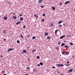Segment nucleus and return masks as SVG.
<instances>
[{
    "mask_svg": "<svg viewBox=\"0 0 75 75\" xmlns=\"http://www.w3.org/2000/svg\"><path fill=\"white\" fill-rule=\"evenodd\" d=\"M64 42H66L67 41H64Z\"/></svg>",
    "mask_w": 75,
    "mask_h": 75,
    "instance_id": "nucleus-55",
    "label": "nucleus"
},
{
    "mask_svg": "<svg viewBox=\"0 0 75 75\" xmlns=\"http://www.w3.org/2000/svg\"><path fill=\"white\" fill-rule=\"evenodd\" d=\"M42 16H45V14H43Z\"/></svg>",
    "mask_w": 75,
    "mask_h": 75,
    "instance_id": "nucleus-37",
    "label": "nucleus"
},
{
    "mask_svg": "<svg viewBox=\"0 0 75 75\" xmlns=\"http://www.w3.org/2000/svg\"><path fill=\"white\" fill-rule=\"evenodd\" d=\"M57 32H58V31H57V30H56L55 32V34H57Z\"/></svg>",
    "mask_w": 75,
    "mask_h": 75,
    "instance_id": "nucleus-19",
    "label": "nucleus"
},
{
    "mask_svg": "<svg viewBox=\"0 0 75 75\" xmlns=\"http://www.w3.org/2000/svg\"><path fill=\"white\" fill-rule=\"evenodd\" d=\"M34 16L36 18H38V16L37 15H34Z\"/></svg>",
    "mask_w": 75,
    "mask_h": 75,
    "instance_id": "nucleus-13",
    "label": "nucleus"
},
{
    "mask_svg": "<svg viewBox=\"0 0 75 75\" xmlns=\"http://www.w3.org/2000/svg\"><path fill=\"white\" fill-rule=\"evenodd\" d=\"M57 50H58V49H59V48H58V47H57L56 48Z\"/></svg>",
    "mask_w": 75,
    "mask_h": 75,
    "instance_id": "nucleus-39",
    "label": "nucleus"
},
{
    "mask_svg": "<svg viewBox=\"0 0 75 75\" xmlns=\"http://www.w3.org/2000/svg\"><path fill=\"white\" fill-rule=\"evenodd\" d=\"M64 47L65 48H69V47H68V46H67L66 45H65V46H64Z\"/></svg>",
    "mask_w": 75,
    "mask_h": 75,
    "instance_id": "nucleus-18",
    "label": "nucleus"
},
{
    "mask_svg": "<svg viewBox=\"0 0 75 75\" xmlns=\"http://www.w3.org/2000/svg\"><path fill=\"white\" fill-rule=\"evenodd\" d=\"M70 44L71 45V46L74 45V44H73V43H70Z\"/></svg>",
    "mask_w": 75,
    "mask_h": 75,
    "instance_id": "nucleus-17",
    "label": "nucleus"
},
{
    "mask_svg": "<svg viewBox=\"0 0 75 75\" xmlns=\"http://www.w3.org/2000/svg\"><path fill=\"white\" fill-rule=\"evenodd\" d=\"M27 69H30V68L28 67H27Z\"/></svg>",
    "mask_w": 75,
    "mask_h": 75,
    "instance_id": "nucleus-31",
    "label": "nucleus"
},
{
    "mask_svg": "<svg viewBox=\"0 0 75 75\" xmlns=\"http://www.w3.org/2000/svg\"><path fill=\"white\" fill-rule=\"evenodd\" d=\"M66 66H67V67H68V66H69L70 65V64H67L66 65Z\"/></svg>",
    "mask_w": 75,
    "mask_h": 75,
    "instance_id": "nucleus-25",
    "label": "nucleus"
},
{
    "mask_svg": "<svg viewBox=\"0 0 75 75\" xmlns=\"http://www.w3.org/2000/svg\"><path fill=\"white\" fill-rule=\"evenodd\" d=\"M20 36H21V37H22V38H23V35H21Z\"/></svg>",
    "mask_w": 75,
    "mask_h": 75,
    "instance_id": "nucleus-34",
    "label": "nucleus"
},
{
    "mask_svg": "<svg viewBox=\"0 0 75 75\" xmlns=\"http://www.w3.org/2000/svg\"><path fill=\"white\" fill-rule=\"evenodd\" d=\"M3 33H4L5 34H7V33H6V31L4 30L3 31Z\"/></svg>",
    "mask_w": 75,
    "mask_h": 75,
    "instance_id": "nucleus-4",
    "label": "nucleus"
},
{
    "mask_svg": "<svg viewBox=\"0 0 75 75\" xmlns=\"http://www.w3.org/2000/svg\"><path fill=\"white\" fill-rule=\"evenodd\" d=\"M66 2H67V3H70L69 1H66Z\"/></svg>",
    "mask_w": 75,
    "mask_h": 75,
    "instance_id": "nucleus-36",
    "label": "nucleus"
},
{
    "mask_svg": "<svg viewBox=\"0 0 75 75\" xmlns=\"http://www.w3.org/2000/svg\"><path fill=\"white\" fill-rule=\"evenodd\" d=\"M29 36H30V35H28V36H27V37L28 38H29Z\"/></svg>",
    "mask_w": 75,
    "mask_h": 75,
    "instance_id": "nucleus-43",
    "label": "nucleus"
},
{
    "mask_svg": "<svg viewBox=\"0 0 75 75\" xmlns=\"http://www.w3.org/2000/svg\"><path fill=\"white\" fill-rule=\"evenodd\" d=\"M22 53H23V54H24V52H22Z\"/></svg>",
    "mask_w": 75,
    "mask_h": 75,
    "instance_id": "nucleus-56",
    "label": "nucleus"
},
{
    "mask_svg": "<svg viewBox=\"0 0 75 75\" xmlns=\"http://www.w3.org/2000/svg\"><path fill=\"white\" fill-rule=\"evenodd\" d=\"M13 19H16V18H17V17L16 16H14L13 17Z\"/></svg>",
    "mask_w": 75,
    "mask_h": 75,
    "instance_id": "nucleus-8",
    "label": "nucleus"
},
{
    "mask_svg": "<svg viewBox=\"0 0 75 75\" xmlns=\"http://www.w3.org/2000/svg\"><path fill=\"white\" fill-rule=\"evenodd\" d=\"M20 20H21V21H23V17H21Z\"/></svg>",
    "mask_w": 75,
    "mask_h": 75,
    "instance_id": "nucleus-11",
    "label": "nucleus"
},
{
    "mask_svg": "<svg viewBox=\"0 0 75 75\" xmlns=\"http://www.w3.org/2000/svg\"><path fill=\"white\" fill-rule=\"evenodd\" d=\"M72 71H73V69H70L68 71V72L69 73H70V72H71Z\"/></svg>",
    "mask_w": 75,
    "mask_h": 75,
    "instance_id": "nucleus-1",
    "label": "nucleus"
},
{
    "mask_svg": "<svg viewBox=\"0 0 75 75\" xmlns=\"http://www.w3.org/2000/svg\"><path fill=\"white\" fill-rule=\"evenodd\" d=\"M38 67H40V65L39 64H38Z\"/></svg>",
    "mask_w": 75,
    "mask_h": 75,
    "instance_id": "nucleus-44",
    "label": "nucleus"
},
{
    "mask_svg": "<svg viewBox=\"0 0 75 75\" xmlns=\"http://www.w3.org/2000/svg\"><path fill=\"white\" fill-rule=\"evenodd\" d=\"M65 52H62V54H65Z\"/></svg>",
    "mask_w": 75,
    "mask_h": 75,
    "instance_id": "nucleus-32",
    "label": "nucleus"
},
{
    "mask_svg": "<svg viewBox=\"0 0 75 75\" xmlns=\"http://www.w3.org/2000/svg\"><path fill=\"white\" fill-rule=\"evenodd\" d=\"M47 39H51V38L49 36H48L47 37Z\"/></svg>",
    "mask_w": 75,
    "mask_h": 75,
    "instance_id": "nucleus-21",
    "label": "nucleus"
},
{
    "mask_svg": "<svg viewBox=\"0 0 75 75\" xmlns=\"http://www.w3.org/2000/svg\"><path fill=\"white\" fill-rule=\"evenodd\" d=\"M25 75H29L28 74H25Z\"/></svg>",
    "mask_w": 75,
    "mask_h": 75,
    "instance_id": "nucleus-57",
    "label": "nucleus"
},
{
    "mask_svg": "<svg viewBox=\"0 0 75 75\" xmlns=\"http://www.w3.org/2000/svg\"><path fill=\"white\" fill-rule=\"evenodd\" d=\"M63 25H64V26H66V23L64 24Z\"/></svg>",
    "mask_w": 75,
    "mask_h": 75,
    "instance_id": "nucleus-35",
    "label": "nucleus"
},
{
    "mask_svg": "<svg viewBox=\"0 0 75 75\" xmlns=\"http://www.w3.org/2000/svg\"><path fill=\"white\" fill-rule=\"evenodd\" d=\"M65 45V43H62L61 45V47H62V46H64V45Z\"/></svg>",
    "mask_w": 75,
    "mask_h": 75,
    "instance_id": "nucleus-12",
    "label": "nucleus"
},
{
    "mask_svg": "<svg viewBox=\"0 0 75 75\" xmlns=\"http://www.w3.org/2000/svg\"><path fill=\"white\" fill-rule=\"evenodd\" d=\"M23 28H25V25H24L23 27Z\"/></svg>",
    "mask_w": 75,
    "mask_h": 75,
    "instance_id": "nucleus-33",
    "label": "nucleus"
},
{
    "mask_svg": "<svg viewBox=\"0 0 75 75\" xmlns=\"http://www.w3.org/2000/svg\"><path fill=\"white\" fill-rule=\"evenodd\" d=\"M3 57V56L2 55H1L0 56V57H1V58H2Z\"/></svg>",
    "mask_w": 75,
    "mask_h": 75,
    "instance_id": "nucleus-42",
    "label": "nucleus"
},
{
    "mask_svg": "<svg viewBox=\"0 0 75 75\" xmlns=\"http://www.w3.org/2000/svg\"><path fill=\"white\" fill-rule=\"evenodd\" d=\"M36 51V50H33L32 51V52H35V51Z\"/></svg>",
    "mask_w": 75,
    "mask_h": 75,
    "instance_id": "nucleus-20",
    "label": "nucleus"
},
{
    "mask_svg": "<svg viewBox=\"0 0 75 75\" xmlns=\"http://www.w3.org/2000/svg\"><path fill=\"white\" fill-rule=\"evenodd\" d=\"M38 2L40 3H42V0H39Z\"/></svg>",
    "mask_w": 75,
    "mask_h": 75,
    "instance_id": "nucleus-6",
    "label": "nucleus"
},
{
    "mask_svg": "<svg viewBox=\"0 0 75 75\" xmlns=\"http://www.w3.org/2000/svg\"><path fill=\"white\" fill-rule=\"evenodd\" d=\"M65 37V35H64V36H61L60 37V39H62V38H64V37Z\"/></svg>",
    "mask_w": 75,
    "mask_h": 75,
    "instance_id": "nucleus-5",
    "label": "nucleus"
},
{
    "mask_svg": "<svg viewBox=\"0 0 75 75\" xmlns=\"http://www.w3.org/2000/svg\"><path fill=\"white\" fill-rule=\"evenodd\" d=\"M33 72H36V70H35V69H33Z\"/></svg>",
    "mask_w": 75,
    "mask_h": 75,
    "instance_id": "nucleus-28",
    "label": "nucleus"
},
{
    "mask_svg": "<svg viewBox=\"0 0 75 75\" xmlns=\"http://www.w3.org/2000/svg\"><path fill=\"white\" fill-rule=\"evenodd\" d=\"M17 43H20V41L19 40H17Z\"/></svg>",
    "mask_w": 75,
    "mask_h": 75,
    "instance_id": "nucleus-26",
    "label": "nucleus"
},
{
    "mask_svg": "<svg viewBox=\"0 0 75 75\" xmlns=\"http://www.w3.org/2000/svg\"><path fill=\"white\" fill-rule=\"evenodd\" d=\"M44 19H43L41 20V21H42V22H43V21H44Z\"/></svg>",
    "mask_w": 75,
    "mask_h": 75,
    "instance_id": "nucleus-22",
    "label": "nucleus"
},
{
    "mask_svg": "<svg viewBox=\"0 0 75 75\" xmlns=\"http://www.w3.org/2000/svg\"><path fill=\"white\" fill-rule=\"evenodd\" d=\"M20 23H21V22L19 21V22H17V23H16V25H18V24H20Z\"/></svg>",
    "mask_w": 75,
    "mask_h": 75,
    "instance_id": "nucleus-9",
    "label": "nucleus"
},
{
    "mask_svg": "<svg viewBox=\"0 0 75 75\" xmlns=\"http://www.w3.org/2000/svg\"><path fill=\"white\" fill-rule=\"evenodd\" d=\"M61 4H62V3H59V5H61Z\"/></svg>",
    "mask_w": 75,
    "mask_h": 75,
    "instance_id": "nucleus-50",
    "label": "nucleus"
},
{
    "mask_svg": "<svg viewBox=\"0 0 75 75\" xmlns=\"http://www.w3.org/2000/svg\"><path fill=\"white\" fill-rule=\"evenodd\" d=\"M58 26H59V27H62V25H58Z\"/></svg>",
    "mask_w": 75,
    "mask_h": 75,
    "instance_id": "nucleus-27",
    "label": "nucleus"
},
{
    "mask_svg": "<svg viewBox=\"0 0 75 75\" xmlns=\"http://www.w3.org/2000/svg\"><path fill=\"white\" fill-rule=\"evenodd\" d=\"M23 51L24 52H25V53H27V52L25 50H23Z\"/></svg>",
    "mask_w": 75,
    "mask_h": 75,
    "instance_id": "nucleus-15",
    "label": "nucleus"
},
{
    "mask_svg": "<svg viewBox=\"0 0 75 75\" xmlns=\"http://www.w3.org/2000/svg\"><path fill=\"white\" fill-rule=\"evenodd\" d=\"M52 68H55V67H54V66H53V67H52Z\"/></svg>",
    "mask_w": 75,
    "mask_h": 75,
    "instance_id": "nucleus-48",
    "label": "nucleus"
},
{
    "mask_svg": "<svg viewBox=\"0 0 75 75\" xmlns=\"http://www.w3.org/2000/svg\"><path fill=\"white\" fill-rule=\"evenodd\" d=\"M2 72L3 73H5V71H2Z\"/></svg>",
    "mask_w": 75,
    "mask_h": 75,
    "instance_id": "nucleus-41",
    "label": "nucleus"
},
{
    "mask_svg": "<svg viewBox=\"0 0 75 75\" xmlns=\"http://www.w3.org/2000/svg\"><path fill=\"white\" fill-rule=\"evenodd\" d=\"M68 37H71V35H68Z\"/></svg>",
    "mask_w": 75,
    "mask_h": 75,
    "instance_id": "nucleus-47",
    "label": "nucleus"
},
{
    "mask_svg": "<svg viewBox=\"0 0 75 75\" xmlns=\"http://www.w3.org/2000/svg\"><path fill=\"white\" fill-rule=\"evenodd\" d=\"M57 65L58 67H60V66H61V67H64V65L62 64H57Z\"/></svg>",
    "mask_w": 75,
    "mask_h": 75,
    "instance_id": "nucleus-2",
    "label": "nucleus"
},
{
    "mask_svg": "<svg viewBox=\"0 0 75 75\" xmlns=\"http://www.w3.org/2000/svg\"><path fill=\"white\" fill-rule=\"evenodd\" d=\"M65 4H67V2H66L65 3Z\"/></svg>",
    "mask_w": 75,
    "mask_h": 75,
    "instance_id": "nucleus-45",
    "label": "nucleus"
},
{
    "mask_svg": "<svg viewBox=\"0 0 75 75\" xmlns=\"http://www.w3.org/2000/svg\"><path fill=\"white\" fill-rule=\"evenodd\" d=\"M26 54H28V52L27 53H26Z\"/></svg>",
    "mask_w": 75,
    "mask_h": 75,
    "instance_id": "nucleus-59",
    "label": "nucleus"
},
{
    "mask_svg": "<svg viewBox=\"0 0 75 75\" xmlns=\"http://www.w3.org/2000/svg\"><path fill=\"white\" fill-rule=\"evenodd\" d=\"M23 16V15H22V14H20L19 15V16Z\"/></svg>",
    "mask_w": 75,
    "mask_h": 75,
    "instance_id": "nucleus-40",
    "label": "nucleus"
},
{
    "mask_svg": "<svg viewBox=\"0 0 75 75\" xmlns=\"http://www.w3.org/2000/svg\"><path fill=\"white\" fill-rule=\"evenodd\" d=\"M4 19L5 20H7V16H4Z\"/></svg>",
    "mask_w": 75,
    "mask_h": 75,
    "instance_id": "nucleus-3",
    "label": "nucleus"
},
{
    "mask_svg": "<svg viewBox=\"0 0 75 75\" xmlns=\"http://www.w3.org/2000/svg\"><path fill=\"white\" fill-rule=\"evenodd\" d=\"M27 48H29V47H27Z\"/></svg>",
    "mask_w": 75,
    "mask_h": 75,
    "instance_id": "nucleus-58",
    "label": "nucleus"
},
{
    "mask_svg": "<svg viewBox=\"0 0 75 75\" xmlns=\"http://www.w3.org/2000/svg\"><path fill=\"white\" fill-rule=\"evenodd\" d=\"M40 65H43V64L42 63H41V62H40Z\"/></svg>",
    "mask_w": 75,
    "mask_h": 75,
    "instance_id": "nucleus-23",
    "label": "nucleus"
},
{
    "mask_svg": "<svg viewBox=\"0 0 75 75\" xmlns=\"http://www.w3.org/2000/svg\"><path fill=\"white\" fill-rule=\"evenodd\" d=\"M52 10H54L55 9V7L52 6Z\"/></svg>",
    "mask_w": 75,
    "mask_h": 75,
    "instance_id": "nucleus-16",
    "label": "nucleus"
},
{
    "mask_svg": "<svg viewBox=\"0 0 75 75\" xmlns=\"http://www.w3.org/2000/svg\"><path fill=\"white\" fill-rule=\"evenodd\" d=\"M44 7V6H40V7H41V8H43V7Z\"/></svg>",
    "mask_w": 75,
    "mask_h": 75,
    "instance_id": "nucleus-30",
    "label": "nucleus"
},
{
    "mask_svg": "<svg viewBox=\"0 0 75 75\" xmlns=\"http://www.w3.org/2000/svg\"><path fill=\"white\" fill-rule=\"evenodd\" d=\"M6 39H4V41H6Z\"/></svg>",
    "mask_w": 75,
    "mask_h": 75,
    "instance_id": "nucleus-51",
    "label": "nucleus"
},
{
    "mask_svg": "<svg viewBox=\"0 0 75 75\" xmlns=\"http://www.w3.org/2000/svg\"><path fill=\"white\" fill-rule=\"evenodd\" d=\"M62 23V21H60L59 22H58V24H61V23Z\"/></svg>",
    "mask_w": 75,
    "mask_h": 75,
    "instance_id": "nucleus-14",
    "label": "nucleus"
},
{
    "mask_svg": "<svg viewBox=\"0 0 75 75\" xmlns=\"http://www.w3.org/2000/svg\"><path fill=\"white\" fill-rule=\"evenodd\" d=\"M67 64H69V62H67Z\"/></svg>",
    "mask_w": 75,
    "mask_h": 75,
    "instance_id": "nucleus-54",
    "label": "nucleus"
},
{
    "mask_svg": "<svg viewBox=\"0 0 75 75\" xmlns=\"http://www.w3.org/2000/svg\"><path fill=\"white\" fill-rule=\"evenodd\" d=\"M37 58H38V59H40V56H38L37 57Z\"/></svg>",
    "mask_w": 75,
    "mask_h": 75,
    "instance_id": "nucleus-29",
    "label": "nucleus"
},
{
    "mask_svg": "<svg viewBox=\"0 0 75 75\" xmlns=\"http://www.w3.org/2000/svg\"><path fill=\"white\" fill-rule=\"evenodd\" d=\"M12 50H13V49L10 48L8 50V51H11Z\"/></svg>",
    "mask_w": 75,
    "mask_h": 75,
    "instance_id": "nucleus-7",
    "label": "nucleus"
},
{
    "mask_svg": "<svg viewBox=\"0 0 75 75\" xmlns=\"http://www.w3.org/2000/svg\"><path fill=\"white\" fill-rule=\"evenodd\" d=\"M51 25L52 26V25H53V24H52V23H51Z\"/></svg>",
    "mask_w": 75,
    "mask_h": 75,
    "instance_id": "nucleus-53",
    "label": "nucleus"
},
{
    "mask_svg": "<svg viewBox=\"0 0 75 75\" xmlns=\"http://www.w3.org/2000/svg\"><path fill=\"white\" fill-rule=\"evenodd\" d=\"M4 75H6V74H4Z\"/></svg>",
    "mask_w": 75,
    "mask_h": 75,
    "instance_id": "nucleus-60",
    "label": "nucleus"
},
{
    "mask_svg": "<svg viewBox=\"0 0 75 75\" xmlns=\"http://www.w3.org/2000/svg\"><path fill=\"white\" fill-rule=\"evenodd\" d=\"M8 4H10V2H8Z\"/></svg>",
    "mask_w": 75,
    "mask_h": 75,
    "instance_id": "nucleus-46",
    "label": "nucleus"
},
{
    "mask_svg": "<svg viewBox=\"0 0 75 75\" xmlns=\"http://www.w3.org/2000/svg\"><path fill=\"white\" fill-rule=\"evenodd\" d=\"M28 61H30V59H28Z\"/></svg>",
    "mask_w": 75,
    "mask_h": 75,
    "instance_id": "nucleus-49",
    "label": "nucleus"
},
{
    "mask_svg": "<svg viewBox=\"0 0 75 75\" xmlns=\"http://www.w3.org/2000/svg\"><path fill=\"white\" fill-rule=\"evenodd\" d=\"M45 35H48V33H45Z\"/></svg>",
    "mask_w": 75,
    "mask_h": 75,
    "instance_id": "nucleus-10",
    "label": "nucleus"
},
{
    "mask_svg": "<svg viewBox=\"0 0 75 75\" xmlns=\"http://www.w3.org/2000/svg\"><path fill=\"white\" fill-rule=\"evenodd\" d=\"M58 44H61V42H59L58 43Z\"/></svg>",
    "mask_w": 75,
    "mask_h": 75,
    "instance_id": "nucleus-52",
    "label": "nucleus"
},
{
    "mask_svg": "<svg viewBox=\"0 0 75 75\" xmlns=\"http://www.w3.org/2000/svg\"><path fill=\"white\" fill-rule=\"evenodd\" d=\"M34 38H35V36H33L32 38V40L34 39Z\"/></svg>",
    "mask_w": 75,
    "mask_h": 75,
    "instance_id": "nucleus-24",
    "label": "nucleus"
},
{
    "mask_svg": "<svg viewBox=\"0 0 75 75\" xmlns=\"http://www.w3.org/2000/svg\"><path fill=\"white\" fill-rule=\"evenodd\" d=\"M66 54H67V55H68V52H67L66 53Z\"/></svg>",
    "mask_w": 75,
    "mask_h": 75,
    "instance_id": "nucleus-38",
    "label": "nucleus"
}]
</instances>
